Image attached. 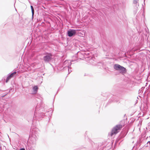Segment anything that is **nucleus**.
I'll return each mask as SVG.
<instances>
[{
    "label": "nucleus",
    "mask_w": 150,
    "mask_h": 150,
    "mask_svg": "<svg viewBox=\"0 0 150 150\" xmlns=\"http://www.w3.org/2000/svg\"><path fill=\"white\" fill-rule=\"evenodd\" d=\"M83 55L80 52H78L75 56L73 57V59L71 61L70 60H66L62 63L63 68L64 70L67 69L70 66L71 62H76L78 59H82V58H83Z\"/></svg>",
    "instance_id": "1"
},
{
    "label": "nucleus",
    "mask_w": 150,
    "mask_h": 150,
    "mask_svg": "<svg viewBox=\"0 0 150 150\" xmlns=\"http://www.w3.org/2000/svg\"><path fill=\"white\" fill-rule=\"evenodd\" d=\"M122 127V125L119 124L116 125L112 129L110 133V135L112 136L114 134H117Z\"/></svg>",
    "instance_id": "2"
},
{
    "label": "nucleus",
    "mask_w": 150,
    "mask_h": 150,
    "mask_svg": "<svg viewBox=\"0 0 150 150\" xmlns=\"http://www.w3.org/2000/svg\"><path fill=\"white\" fill-rule=\"evenodd\" d=\"M113 68L115 70L119 71L122 73L125 74L127 72L125 68L118 64H114Z\"/></svg>",
    "instance_id": "3"
},
{
    "label": "nucleus",
    "mask_w": 150,
    "mask_h": 150,
    "mask_svg": "<svg viewBox=\"0 0 150 150\" xmlns=\"http://www.w3.org/2000/svg\"><path fill=\"white\" fill-rule=\"evenodd\" d=\"M37 108H36L35 110V114L34 115V116L33 118V120H34L35 119H36L37 120H38V121L39 120V117H42V116H45L46 115H45V112H40V115H39V117H38L37 115ZM49 109L48 110H45V112L46 111L47 112H49Z\"/></svg>",
    "instance_id": "4"
},
{
    "label": "nucleus",
    "mask_w": 150,
    "mask_h": 150,
    "mask_svg": "<svg viewBox=\"0 0 150 150\" xmlns=\"http://www.w3.org/2000/svg\"><path fill=\"white\" fill-rule=\"evenodd\" d=\"M52 55L50 53H48L43 57V59L45 62H49L51 59Z\"/></svg>",
    "instance_id": "5"
},
{
    "label": "nucleus",
    "mask_w": 150,
    "mask_h": 150,
    "mask_svg": "<svg viewBox=\"0 0 150 150\" xmlns=\"http://www.w3.org/2000/svg\"><path fill=\"white\" fill-rule=\"evenodd\" d=\"M76 33V30L73 29H70L67 31V35L69 37L75 35Z\"/></svg>",
    "instance_id": "6"
},
{
    "label": "nucleus",
    "mask_w": 150,
    "mask_h": 150,
    "mask_svg": "<svg viewBox=\"0 0 150 150\" xmlns=\"http://www.w3.org/2000/svg\"><path fill=\"white\" fill-rule=\"evenodd\" d=\"M16 73V71H14L12 73L9 74L8 75V76L6 79V82L7 83L8 81L13 77Z\"/></svg>",
    "instance_id": "7"
},
{
    "label": "nucleus",
    "mask_w": 150,
    "mask_h": 150,
    "mask_svg": "<svg viewBox=\"0 0 150 150\" xmlns=\"http://www.w3.org/2000/svg\"><path fill=\"white\" fill-rule=\"evenodd\" d=\"M90 62L91 63L92 65L94 66H96L98 67L99 66H102L103 65V63L101 62H96V61H94L93 62H92V60L91 59L90 61Z\"/></svg>",
    "instance_id": "8"
},
{
    "label": "nucleus",
    "mask_w": 150,
    "mask_h": 150,
    "mask_svg": "<svg viewBox=\"0 0 150 150\" xmlns=\"http://www.w3.org/2000/svg\"><path fill=\"white\" fill-rule=\"evenodd\" d=\"M63 64L62 63H60V64H58L57 66V69L59 71H62L64 70V69L63 68Z\"/></svg>",
    "instance_id": "9"
},
{
    "label": "nucleus",
    "mask_w": 150,
    "mask_h": 150,
    "mask_svg": "<svg viewBox=\"0 0 150 150\" xmlns=\"http://www.w3.org/2000/svg\"><path fill=\"white\" fill-rule=\"evenodd\" d=\"M30 8L31 9L32 17V19L33 20V19L34 15V10L33 6H30Z\"/></svg>",
    "instance_id": "10"
},
{
    "label": "nucleus",
    "mask_w": 150,
    "mask_h": 150,
    "mask_svg": "<svg viewBox=\"0 0 150 150\" xmlns=\"http://www.w3.org/2000/svg\"><path fill=\"white\" fill-rule=\"evenodd\" d=\"M133 3L134 5H135V6H137V8L138 7V6H139V3H138V0H134L133 1Z\"/></svg>",
    "instance_id": "11"
},
{
    "label": "nucleus",
    "mask_w": 150,
    "mask_h": 150,
    "mask_svg": "<svg viewBox=\"0 0 150 150\" xmlns=\"http://www.w3.org/2000/svg\"><path fill=\"white\" fill-rule=\"evenodd\" d=\"M33 89L35 92H37L38 89V86H35L33 87Z\"/></svg>",
    "instance_id": "12"
},
{
    "label": "nucleus",
    "mask_w": 150,
    "mask_h": 150,
    "mask_svg": "<svg viewBox=\"0 0 150 150\" xmlns=\"http://www.w3.org/2000/svg\"><path fill=\"white\" fill-rule=\"evenodd\" d=\"M144 87H142L141 89H139V93H141V92H142V93L143 92V89H144Z\"/></svg>",
    "instance_id": "13"
},
{
    "label": "nucleus",
    "mask_w": 150,
    "mask_h": 150,
    "mask_svg": "<svg viewBox=\"0 0 150 150\" xmlns=\"http://www.w3.org/2000/svg\"><path fill=\"white\" fill-rule=\"evenodd\" d=\"M71 69V67H69V68H68L67 69H68V71H69V74L70 72H71V70H69V69Z\"/></svg>",
    "instance_id": "14"
},
{
    "label": "nucleus",
    "mask_w": 150,
    "mask_h": 150,
    "mask_svg": "<svg viewBox=\"0 0 150 150\" xmlns=\"http://www.w3.org/2000/svg\"><path fill=\"white\" fill-rule=\"evenodd\" d=\"M19 150H25V149L24 148H21Z\"/></svg>",
    "instance_id": "15"
},
{
    "label": "nucleus",
    "mask_w": 150,
    "mask_h": 150,
    "mask_svg": "<svg viewBox=\"0 0 150 150\" xmlns=\"http://www.w3.org/2000/svg\"><path fill=\"white\" fill-rule=\"evenodd\" d=\"M39 110L40 111H41V109H40Z\"/></svg>",
    "instance_id": "16"
},
{
    "label": "nucleus",
    "mask_w": 150,
    "mask_h": 150,
    "mask_svg": "<svg viewBox=\"0 0 150 150\" xmlns=\"http://www.w3.org/2000/svg\"><path fill=\"white\" fill-rule=\"evenodd\" d=\"M145 1V0H144V3Z\"/></svg>",
    "instance_id": "17"
}]
</instances>
